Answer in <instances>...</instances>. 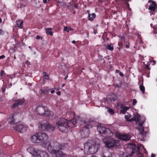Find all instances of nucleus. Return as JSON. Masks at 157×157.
<instances>
[{
    "label": "nucleus",
    "mask_w": 157,
    "mask_h": 157,
    "mask_svg": "<svg viewBox=\"0 0 157 157\" xmlns=\"http://www.w3.org/2000/svg\"><path fill=\"white\" fill-rule=\"evenodd\" d=\"M140 132L139 136L140 137L141 136H143V137L145 136L146 134L144 132V128L141 124H140V128H139Z\"/></svg>",
    "instance_id": "a211bd4d"
},
{
    "label": "nucleus",
    "mask_w": 157,
    "mask_h": 157,
    "mask_svg": "<svg viewBox=\"0 0 157 157\" xmlns=\"http://www.w3.org/2000/svg\"><path fill=\"white\" fill-rule=\"evenodd\" d=\"M119 71H120L119 70H116V72H117V73H118V72Z\"/></svg>",
    "instance_id": "0e129e2a"
},
{
    "label": "nucleus",
    "mask_w": 157,
    "mask_h": 157,
    "mask_svg": "<svg viewBox=\"0 0 157 157\" xmlns=\"http://www.w3.org/2000/svg\"><path fill=\"white\" fill-rule=\"evenodd\" d=\"M119 75L121 77H123L124 76V74L123 73L120 72L119 73Z\"/></svg>",
    "instance_id": "09e8293b"
},
{
    "label": "nucleus",
    "mask_w": 157,
    "mask_h": 157,
    "mask_svg": "<svg viewBox=\"0 0 157 157\" xmlns=\"http://www.w3.org/2000/svg\"><path fill=\"white\" fill-rule=\"evenodd\" d=\"M64 30L67 31V32H69V29H68V28L67 26L64 27Z\"/></svg>",
    "instance_id": "58836bf2"
},
{
    "label": "nucleus",
    "mask_w": 157,
    "mask_h": 157,
    "mask_svg": "<svg viewBox=\"0 0 157 157\" xmlns=\"http://www.w3.org/2000/svg\"><path fill=\"white\" fill-rule=\"evenodd\" d=\"M132 155L128 154L126 153H124L122 155L121 157H131Z\"/></svg>",
    "instance_id": "c85d7f7f"
},
{
    "label": "nucleus",
    "mask_w": 157,
    "mask_h": 157,
    "mask_svg": "<svg viewBox=\"0 0 157 157\" xmlns=\"http://www.w3.org/2000/svg\"><path fill=\"white\" fill-rule=\"evenodd\" d=\"M12 83H10L9 85H8V87H9V88H10L11 87V86H12Z\"/></svg>",
    "instance_id": "3c124183"
},
{
    "label": "nucleus",
    "mask_w": 157,
    "mask_h": 157,
    "mask_svg": "<svg viewBox=\"0 0 157 157\" xmlns=\"http://www.w3.org/2000/svg\"><path fill=\"white\" fill-rule=\"evenodd\" d=\"M13 129L18 132L23 133L25 132L27 129V127L22 124H18L13 127Z\"/></svg>",
    "instance_id": "9b49d317"
},
{
    "label": "nucleus",
    "mask_w": 157,
    "mask_h": 157,
    "mask_svg": "<svg viewBox=\"0 0 157 157\" xmlns=\"http://www.w3.org/2000/svg\"><path fill=\"white\" fill-rule=\"evenodd\" d=\"M155 154H152L151 155V157H155Z\"/></svg>",
    "instance_id": "4d7b16f0"
},
{
    "label": "nucleus",
    "mask_w": 157,
    "mask_h": 157,
    "mask_svg": "<svg viewBox=\"0 0 157 157\" xmlns=\"http://www.w3.org/2000/svg\"><path fill=\"white\" fill-rule=\"evenodd\" d=\"M67 145L64 143L60 144L56 141L51 140L46 142L44 147L50 152L56 155L57 157H61L64 155L62 150L64 149Z\"/></svg>",
    "instance_id": "f257e3e1"
},
{
    "label": "nucleus",
    "mask_w": 157,
    "mask_h": 157,
    "mask_svg": "<svg viewBox=\"0 0 157 157\" xmlns=\"http://www.w3.org/2000/svg\"><path fill=\"white\" fill-rule=\"evenodd\" d=\"M76 123L74 120L68 121L65 118H61L56 122V124L61 132L67 133L71 128L75 127Z\"/></svg>",
    "instance_id": "f03ea898"
},
{
    "label": "nucleus",
    "mask_w": 157,
    "mask_h": 157,
    "mask_svg": "<svg viewBox=\"0 0 157 157\" xmlns=\"http://www.w3.org/2000/svg\"><path fill=\"white\" fill-rule=\"evenodd\" d=\"M137 102V101L135 99H134L133 100V102H132L133 105H135L136 104Z\"/></svg>",
    "instance_id": "ea45409f"
},
{
    "label": "nucleus",
    "mask_w": 157,
    "mask_h": 157,
    "mask_svg": "<svg viewBox=\"0 0 157 157\" xmlns=\"http://www.w3.org/2000/svg\"><path fill=\"white\" fill-rule=\"evenodd\" d=\"M53 114L54 113L53 112L49 110L48 109L47 110L45 111V113H44V115L51 117L53 116Z\"/></svg>",
    "instance_id": "5701e85b"
},
{
    "label": "nucleus",
    "mask_w": 157,
    "mask_h": 157,
    "mask_svg": "<svg viewBox=\"0 0 157 157\" xmlns=\"http://www.w3.org/2000/svg\"><path fill=\"white\" fill-rule=\"evenodd\" d=\"M23 22L22 20H18L16 21L17 26L19 29H22L23 27Z\"/></svg>",
    "instance_id": "4be33fe9"
},
{
    "label": "nucleus",
    "mask_w": 157,
    "mask_h": 157,
    "mask_svg": "<svg viewBox=\"0 0 157 157\" xmlns=\"http://www.w3.org/2000/svg\"><path fill=\"white\" fill-rule=\"evenodd\" d=\"M103 157H116V155L114 153L110 152L108 151L104 154L102 156Z\"/></svg>",
    "instance_id": "412c9836"
},
{
    "label": "nucleus",
    "mask_w": 157,
    "mask_h": 157,
    "mask_svg": "<svg viewBox=\"0 0 157 157\" xmlns=\"http://www.w3.org/2000/svg\"><path fill=\"white\" fill-rule=\"evenodd\" d=\"M6 73H5L4 71L3 70H1L0 72V76L1 77H2L3 75H6Z\"/></svg>",
    "instance_id": "473e14b6"
},
{
    "label": "nucleus",
    "mask_w": 157,
    "mask_h": 157,
    "mask_svg": "<svg viewBox=\"0 0 157 157\" xmlns=\"http://www.w3.org/2000/svg\"><path fill=\"white\" fill-rule=\"evenodd\" d=\"M106 48L107 49L111 51H113L114 50L113 46L112 44H111L107 45L106 47Z\"/></svg>",
    "instance_id": "a878e982"
},
{
    "label": "nucleus",
    "mask_w": 157,
    "mask_h": 157,
    "mask_svg": "<svg viewBox=\"0 0 157 157\" xmlns=\"http://www.w3.org/2000/svg\"><path fill=\"white\" fill-rule=\"evenodd\" d=\"M24 101L25 99H17L15 101V102L13 104L12 106V108L14 109L18 105H21Z\"/></svg>",
    "instance_id": "2eb2a0df"
},
{
    "label": "nucleus",
    "mask_w": 157,
    "mask_h": 157,
    "mask_svg": "<svg viewBox=\"0 0 157 157\" xmlns=\"http://www.w3.org/2000/svg\"><path fill=\"white\" fill-rule=\"evenodd\" d=\"M7 87V86L6 85H3L2 87V92L3 93H4L5 91L6 88Z\"/></svg>",
    "instance_id": "f704fd0d"
},
{
    "label": "nucleus",
    "mask_w": 157,
    "mask_h": 157,
    "mask_svg": "<svg viewBox=\"0 0 157 157\" xmlns=\"http://www.w3.org/2000/svg\"><path fill=\"white\" fill-rule=\"evenodd\" d=\"M27 3L26 2H25L24 3H23L22 2H21L19 5H18V7L20 8H22L26 7L27 6Z\"/></svg>",
    "instance_id": "bb28decb"
},
{
    "label": "nucleus",
    "mask_w": 157,
    "mask_h": 157,
    "mask_svg": "<svg viewBox=\"0 0 157 157\" xmlns=\"http://www.w3.org/2000/svg\"><path fill=\"white\" fill-rule=\"evenodd\" d=\"M138 84L140 85V89L142 92L143 94L145 93V88L143 86V81L142 82L141 80H139Z\"/></svg>",
    "instance_id": "6ab92c4d"
},
{
    "label": "nucleus",
    "mask_w": 157,
    "mask_h": 157,
    "mask_svg": "<svg viewBox=\"0 0 157 157\" xmlns=\"http://www.w3.org/2000/svg\"><path fill=\"white\" fill-rule=\"evenodd\" d=\"M103 143L108 148H111L117 147L120 145V141L113 138H110L105 140H103Z\"/></svg>",
    "instance_id": "423d86ee"
},
{
    "label": "nucleus",
    "mask_w": 157,
    "mask_h": 157,
    "mask_svg": "<svg viewBox=\"0 0 157 157\" xmlns=\"http://www.w3.org/2000/svg\"><path fill=\"white\" fill-rule=\"evenodd\" d=\"M74 7L76 8H77L78 7V4L77 3H74Z\"/></svg>",
    "instance_id": "a19ab883"
},
{
    "label": "nucleus",
    "mask_w": 157,
    "mask_h": 157,
    "mask_svg": "<svg viewBox=\"0 0 157 157\" xmlns=\"http://www.w3.org/2000/svg\"><path fill=\"white\" fill-rule=\"evenodd\" d=\"M49 75L46 72H44L43 73L44 80L45 81L47 79H48L49 78Z\"/></svg>",
    "instance_id": "cd10ccee"
},
{
    "label": "nucleus",
    "mask_w": 157,
    "mask_h": 157,
    "mask_svg": "<svg viewBox=\"0 0 157 157\" xmlns=\"http://www.w3.org/2000/svg\"><path fill=\"white\" fill-rule=\"evenodd\" d=\"M55 92V91L54 90H51V94H53Z\"/></svg>",
    "instance_id": "6e6d98bb"
},
{
    "label": "nucleus",
    "mask_w": 157,
    "mask_h": 157,
    "mask_svg": "<svg viewBox=\"0 0 157 157\" xmlns=\"http://www.w3.org/2000/svg\"><path fill=\"white\" fill-rule=\"evenodd\" d=\"M92 126V125L90 122L86 124L83 128L80 130V132L82 138H85L88 136L89 132V128H91Z\"/></svg>",
    "instance_id": "6e6552de"
},
{
    "label": "nucleus",
    "mask_w": 157,
    "mask_h": 157,
    "mask_svg": "<svg viewBox=\"0 0 157 157\" xmlns=\"http://www.w3.org/2000/svg\"><path fill=\"white\" fill-rule=\"evenodd\" d=\"M86 12H87V13H88V14H90V10H87L86 11Z\"/></svg>",
    "instance_id": "13d9d810"
},
{
    "label": "nucleus",
    "mask_w": 157,
    "mask_h": 157,
    "mask_svg": "<svg viewBox=\"0 0 157 157\" xmlns=\"http://www.w3.org/2000/svg\"><path fill=\"white\" fill-rule=\"evenodd\" d=\"M106 40H109V38L108 37H106Z\"/></svg>",
    "instance_id": "338daca9"
},
{
    "label": "nucleus",
    "mask_w": 157,
    "mask_h": 157,
    "mask_svg": "<svg viewBox=\"0 0 157 157\" xmlns=\"http://www.w3.org/2000/svg\"><path fill=\"white\" fill-rule=\"evenodd\" d=\"M152 62L153 63H152L153 65H155L156 63V61H155L154 60L152 61Z\"/></svg>",
    "instance_id": "603ef678"
},
{
    "label": "nucleus",
    "mask_w": 157,
    "mask_h": 157,
    "mask_svg": "<svg viewBox=\"0 0 157 157\" xmlns=\"http://www.w3.org/2000/svg\"><path fill=\"white\" fill-rule=\"evenodd\" d=\"M136 153L138 157H144L143 154L140 151H138Z\"/></svg>",
    "instance_id": "2f4dec72"
},
{
    "label": "nucleus",
    "mask_w": 157,
    "mask_h": 157,
    "mask_svg": "<svg viewBox=\"0 0 157 157\" xmlns=\"http://www.w3.org/2000/svg\"><path fill=\"white\" fill-rule=\"evenodd\" d=\"M35 157H49V155L46 151L38 150Z\"/></svg>",
    "instance_id": "f8f14e48"
},
{
    "label": "nucleus",
    "mask_w": 157,
    "mask_h": 157,
    "mask_svg": "<svg viewBox=\"0 0 157 157\" xmlns=\"http://www.w3.org/2000/svg\"><path fill=\"white\" fill-rule=\"evenodd\" d=\"M2 33H3V31L2 29H0V35L2 34Z\"/></svg>",
    "instance_id": "864d4df0"
},
{
    "label": "nucleus",
    "mask_w": 157,
    "mask_h": 157,
    "mask_svg": "<svg viewBox=\"0 0 157 157\" xmlns=\"http://www.w3.org/2000/svg\"><path fill=\"white\" fill-rule=\"evenodd\" d=\"M40 37H41V36H39V35H37L36 36V39L37 40H39L40 39Z\"/></svg>",
    "instance_id": "de8ad7c7"
},
{
    "label": "nucleus",
    "mask_w": 157,
    "mask_h": 157,
    "mask_svg": "<svg viewBox=\"0 0 157 157\" xmlns=\"http://www.w3.org/2000/svg\"><path fill=\"white\" fill-rule=\"evenodd\" d=\"M151 2L152 4L149 6L148 9L152 12H155L157 7V4L155 2L149 0L148 2Z\"/></svg>",
    "instance_id": "ddd939ff"
},
{
    "label": "nucleus",
    "mask_w": 157,
    "mask_h": 157,
    "mask_svg": "<svg viewBox=\"0 0 157 157\" xmlns=\"http://www.w3.org/2000/svg\"><path fill=\"white\" fill-rule=\"evenodd\" d=\"M108 112L111 114H113L114 113V110L111 108L109 109Z\"/></svg>",
    "instance_id": "72a5a7b5"
},
{
    "label": "nucleus",
    "mask_w": 157,
    "mask_h": 157,
    "mask_svg": "<svg viewBox=\"0 0 157 157\" xmlns=\"http://www.w3.org/2000/svg\"><path fill=\"white\" fill-rule=\"evenodd\" d=\"M67 77H68V75H67V76H65V77H64V79H67Z\"/></svg>",
    "instance_id": "052dcab7"
},
{
    "label": "nucleus",
    "mask_w": 157,
    "mask_h": 157,
    "mask_svg": "<svg viewBox=\"0 0 157 157\" xmlns=\"http://www.w3.org/2000/svg\"><path fill=\"white\" fill-rule=\"evenodd\" d=\"M5 56L4 55H2L0 56V59H2L5 57Z\"/></svg>",
    "instance_id": "a18cd8bd"
},
{
    "label": "nucleus",
    "mask_w": 157,
    "mask_h": 157,
    "mask_svg": "<svg viewBox=\"0 0 157 157\" xmlns=\"http://www.w3.org/2000/svg\"><path fill=\"white\" fill-rule=\"evenodd\" d=\"M65 84H63L62 85V86H61V87H64V86H65Z\"/></svg>",
    "instance_id": "e2e57ef3"
},
{
    "label": "nucleus",
    "mask_w": 157,
    "mask_h": 157,
    "mask_svg": "<svg viewBox=\"0 0 157 157\" xmlns=\"http://www.w3.org/2000/svg\"><path fill=\"white\" fill-rule=\"evenodd\" d=\"M100 146L92 141H90L84 144V152L85 154H93L98 151Z\"/></svg>",
    "instance_id": "7ed1b4c3"
},
{
    "label": "nucleus",
    "mask_w": 157,
    "mask_h": 157,
    "mask_svg": "<svg viewBox=\"0 0 157 157\" xmlns=\"http://www.w3.org/2000/svg\"><path fill=\"white\" fill-rule=\"evenodd\" d=\"M20 114L14 113L9 117V123L11 124H14L20 122Z\"/></svg>",
    "instance_id": "1a4fd4ad"
},
{
    "label": "nucleus",
    "mask_w": 157,
    "mask_h": 157,
    "mask_svg": "<svg viewBox=\"0 0 157 157\" xmlns=\"http://www.w3.org/2000/svg\"><path fill=\"white\" fill-rule=\"evenodd\" d=\"M97 130L100 134L104 137H110L113 135V132L111 130L101 125L98 126Z\"/></svg>",
    "instance_id": "39448f33"
},
{
    "label": "nucleus",
    "mask_w": 157,
    "mask_h": 157,
    "mask_svg": "<svg viewBox=\"0 0 157 157\" xmlns=\"http://www.w3.org/2000/svg\"><path fill=\"white\" fill-rule=\"evenodd\" d=\"M40 91L41 94H43L44 95H46L47 94V93L48 92V90H44L43 89H40Z\"/></svg>",
    "instance_id": "7c9ffc66"
},
{
    "label": "nucleus",
    "mask_w": 157,
    "mask_h": 157,
    "mask_svg": "<svg viewBox=\"0 0 157 157\" xmlns=\"http://www.w3.org/2000/svg\"><path fill=\"white\" fill-rule=\"evenodd\" d=\"M137 151H136V152H137L138 151H140V146H137Z\"/></svg>",
    "instance_id": "37998d69"
},
{
    "label": "nucleus",
    "mask_w": 157,
    "mask_h": 157,
    "mask_svg": "<svg viewBox=\"0 0 157 157\" xmlns=\"http://www.w3.org/2000/svg\"><path fill=\"white\" fill-rule=\"evenodd\" d=\"M117 13V12L116 11H114V12H113V13L114 14H116V13Z\"/></svg>",
    "instance_id": "69168bd1"
},
{
    "label": "nucleus",
    "mask_w": 157,
    "mask_h": 157,
    "mask_svg": "<svg viewBox=\"0 0 157 157\" xmlns=\"http://www.w3.org/2000/svg\"><path fill=\"white\" fill-rule=\"evenodd\" d=\"M52 29L51 28H47L46 29V33L47 35H50L51 36L53 35V33L52 31Z\"/></svg>",
    "instance_id": "393cba45"
},
{
    "label": "nucleus",
    "mask_w": 157,
    "mask_h": 157,
    "mask_svg": "<svg viewBox=\"0 0 157 157\" xmlns=\"http://www.w3.org/2000/svg\"><path fill=\"white\" fill-rule=\"evenodd\" d=\"M76 42L75 40H73L72 41V43L73 44H74Z\"/></svg>",
    "instance_id": "bf43d9fd"
},
{
    "label": "nucleus",
    "mask_w": 157,
    "mask_h": 157,
    "mask_svg": "<svg viewBox=\"0 0 157 157\" xmlns=\"http://www.w3.org/2000/svg\"><path fill=\"white\" fill-rule=\"evenodd\" d=\"M117 136L119 139L124 141H128L130 139V136L128 135L119 134Z\"/></svg>",
    "instance_id": "4468645a"
},
{
    "label": "nucleus",
    "mask_w": 157,
    "mask_h": 157,
    "mask_svg": "<svg viewBox=\"0 0 157 157\" xmlns=\"http://www.w3.org/2000/svg\"><path fill=\"white\" fill-rule=\"evenodd\" d=\"M114 86H115L116 87H119L120 86L119 85L117 84H115V85H114Z\"/></svg>",
    "instance_id": "49530a36"
},
{
    "label": "nucleus",
    "mask_w": 157,
    "mask_h": 157,
    "mask_svg": "<svg viewBox=\"0 0 157 157\" xmlns=\"http://www.w3.org/2000/svg\"><path fill=\"white\" fill-rule=\"evenodd\" d=\"M96 15L94 13L88 14L87 20L90 21H93L94 19L96 17Z\"/></svg>",
    "instance_id": "aec40b11"
},
{
    "label": "nucleus",
    "mask_w": 157,
    "mask_h": 157,
    "mask_svg": "<svg viewBox=\"0 0 157 157\" xmlns=\"http://www.w3.org/2000/svg\"><path fill=\"white\" fill-rule=\"evenodd\" d=\"M150 26L151 27H152L153 28H154V27H153V24H151L150 25Z\"/></svg>",
    "instance_id": "680f3d73"
},
{
    "label": "nucleus",
    "mask_w": 157,
    "mask_h": 157,
    "mask_svg": "<svg viewBox=\"0 0 157 157\" xmlns=\"http://www.w3.org/2000/svg\"><path fill=\"white\" fill-rule=\"evenodd\" d=\"M125 44H126V45H125L126 48H129V45H130L129 43L127 41L126 43Z\"/></svg>",
    "instance_id": "4c0bfd02"
},
{
    "label": "nucleus",
    "mask_w": 157,
    "mask_h": 157,
    "mask_svg": "<svg viewBox=\"0 0 157 157\" xmlns=\"http://www.w3.org/2000/svg\"><path fill=\"white\" fill-rule=\"evenodd\" d=\"M145 68L148 70H150V67H149L148 65H145Z\"/></svg>",
    "instance_id": "c03bdc74"
},
{
    "label": "nucleus",
    "mask_w": 157,
    "mask_h": 157,
    "mask_svg": "<svg viewBox=\"0 0 157 157\" xmlns=\"http://www.w3.org/2000/svg\"><path fill=\"white\" fill-rule=\"evenodd\" d=\"M70 30L73 31V29L72 28H70Z\"/></svg>",
    "instance_id": "774afa93"
},
{
    "label": "nucleus",
    "mask_w": 157,
    "mask_h": 157,
    "mask_svg": "<svg viewBox=\"0 0 157 157\" xmlns=\"http://www.w3.org/2000/svg\"><path fill=\"white\" fill-rule=\"evenodd\" d=\"M124 42V43L127 42V40H126L125 37L124 36H121V40L118 43V45L119 47H117V48L120 50L123 46V42Z\"/></svg>",
    "instance_id": "dca6fc26"
},
{
    "label": "nucleus",
    "mask_w": 157,
    "mask_h": 157,
    "mask_svg": "<svg viewBox=\"0 0 157 157\" xmlns=\"http://www.w3.org/2000/svg\"><path fill=\"white\" fill-rule=\"evenodd\" d=\"M153 29H154V33H155V34H156L157 33V28H153Z\"/></svg>",
    "instance_id": "79ce46f5"
},
{
    "label": "nucleus",
    "mask_w": 157,
    "mask_h": 157,
    "mask_svg": "<svg viewBox=\"0 0 157 157\" xmlns=\"http://www.w3.org/2000/svg\"><path fill=\"white\" fill-rule=\"evenodd\" d=\"M56 93L58 95H60L61 94V92L59 91L56 92Z\"/></svg>",
    "instance_id": "8fccbe9b"
},
{
    "label": "nucleus",
    "mask_w": 157,
    "mask_h": 157,
    "mask_svg": "<svg viewBox=\"0 0 157 157\" xmlns=\"http://www.w3.org/2000/svg\"><path fill=\"white\" fill-rule=\"evenodd\" d=\"M47 0H43V2L44 4H46L47 3Z\"/></svg>",
    "instance_id": "5fc2aeb1"
},
{
    "label": "nucleus",
    "mask_w": 157,
    "mask_h": 157,
    "mask_svg": "<svg viewBox=\"0 0 157 157\" xmlns=\"http://www.w3.org/2000/svg\"><path fill=\"white\" fill-rule=\"evenodd\" d=\"M48 138V136L45 133H35L31 137V140L34 143H40L46 141Z\"/></svg>",
    "instance_id": "20e7f679"
},
{
    "label": "nucleus",
    "mask_w": 157,
    "mask_h": 157,
    "mask_svg": "<svg viewBox=\"0 0 157 157\" xmlns=\"http://www.w3.org/2000/svg\"><path fill=\"white\" fill-rule=\"evenodd\" d=\"M48 108L46 106H44L42 104H40L38 106L36 109L37 113L41 116L44 115L45 111L47 110Z\"/></svg>",
    "instance_id": "9d476101"
},
{
    "label": "nucleus",
    "mask_w": 157,
    "mask_h": 157,
    "mask_svg": "<svg viewBox=\"0 0 157 157\" xmlns=\"http://www.w3.org/2000/svg\"><path fill=\"white\" fill-rule=\"evenodd\" d=\"M140 116L138 115H135L134 117V119L133 120L132 119V120H134V121H137L139 120V118Z\"/></svg>",
    "instance_id": "c756f323"
},
{
    "label": "nucleus",
    "mask_w": 157,
    "mask_h": 157,
    "mask_svg": "<svg viewBox=\"0 0 157 157\" xmlns=\"http://www.w3.org/2000/svg\"><path fill=\"white\" fill-rule=\"evenodd\" d=\"M39 129L42 131H47L49 132L52 131L54 129V127L48 122L46 123H40Z\"/></svg>",
    "instance_id": "0eeeda50"
},
{
    "label": "nucleus",
    "mask_w": 157,
    "mask_h": 157,
    "mask_svg": "<svg viewBox=\"0 0 157 157\" xmlns=\"http://www.w3.org/2000/svg\"><path fill=\"white\" fill-rule=\"evenodd\" d=\"M125 118L127 120V121H130L129 119V116L128 115H126L124 116Z\"/></svg>",
    "instance_id": "e433bc0d"
},
{
    "label": "nucleus",
    "mask_w": 157,
    "mask_h": 157,
    "mask_svg": "<svg viewBox=\"0 0 157 157\" xmlns=\"http://www.w3.org/2000/svg\"><path fill=\"white\" fill-rule=\"evenodd\" d=\"M114 97L113 98H110V99L111 101H114L117 99V97L115 95H113Z\"/></svg>",
    "instance_id": "c9c22d12"
},
{
    "label": "nucleus",
    "mask_w": 157,
    "mask_h": 157,
    "mask_svg": "<svg viewBox=\"0 0 157 157\" xmlns=\"http://www.w3.org/2000/svg\"><path fill=\"white\" fill-rule=\"evenodd\" d=\"M38 150H36L34 148L32 147H29L27 149V151L35 157H36L37 154Z\"/></svg>",
    "instance_id": "f3484780"
},
{
    "label": "nucleus",
    "mask_w": 157,
    "mask_h": 157,
    "mask_svg": "<svg viewBox=\"0 0 157 157\" xmlns=\"http://www.w3.org/2000/svg\"><path fill=\"white\" fill-rule=\"evenodd\" d=\"M121 108L122 109L121 110L120 112L123 114H124L129 109L128 107L125 106L123 105H121Z\"/></svg>",
    "instance_id": "b1692460"
}]
</instances>
